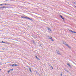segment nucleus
<instances>
[{
	"mask_svg": "<svg viewBox=\"0 0 76 76\" xmlns=\"http://www.w3.org/2000/svg\"><path fill=\"white\" fill-rule=\"evenodd\" d=\"M21 18H23V19L26 18V19H29V20H31V21H33V19L32 18H31L28 17H24V16H21Z\"/></svg>",
	"mask_w": 76,
	"mask_h": 76,
	"instance_id": "1",
	"label": "nucleus"
},
{
	"mask_svg": "<svg viewBox=\"0 0 76 76\" xmlns=\"http://www.w3.org/2000/svg\"><path fill=\"white\" fill-rule=\"evenodd\" d=\"M63 44H64V45H66V46L68 48H71L69 46V45H68V44L66 43V42H63Z\"/></svg>",
	"mask_w": 76,
	"mask_h": 76,
	"instance_id": "2",
	"label": "nucleus"
},
{
	"mask_svg": "<svg viewBox=\"0 0 76 76\" xmlns=\"http://www.w3.org/2000/svg\"><path fill=\"white\" fill-rule=\"evenodd\" d=\"M5 5H7V6H10V4H0V6H5Z\"/></svg>",
	"mask_w": 76,
	"mask_h": 76,
	"instance_id": "3",
	"label": "nucleus"
},
{
	"mask_svg": "<svg viewBox=\"0 0 76 76\" xmlns=\"http://www.w3.org/2000/svg\"><path fill=\"white\" fill-rule=\"evenodd\" d=\"M46 28L47 29H48V31H51V28H49V27H46Z\"/></svg>",
	"mask_w": 76,
	"mask_h": 76,
	"instance_id": "4",
	"label": "nucleus"
},
{
	"mask_svg": "<svg viewBox=\"0 0 76 76\" xmlns=\"http://www.w3.org/2000/svg\"><path fill=\"white\" fill-rule=\"evenodd\" d=\"M56 51L57 52L58 54L61 55V54H60V52H59V51L58 50H57Z\"/></svg>",
	"mask_w": 76,
	"mask_h": 76,
	"instance_id": "5",
	"label": "nucleus"
},
{
	"mask_svg": "<svg viewBox=\"0 0 76 76\" xmlns=\"http://www.w3.org/2000/svg\"><path fill=\"white\" fill-rule=\"evenodd\" d=\"M30 67L29 68V71H30L31 73H32V70H31V68L30 67Z\"/></svg>",
	"mask_w": 76,
	"mask_h": 76,
	"instance_id": "6",
	"label": "nucleus"
},
{
	"mask_svg": "<svg viewBox=\"0 0 76 76\" xmlns=\"http://www.w3.org/2000/svg\"><path fill=\"white\" fill-rule=\"evenodd\" d=\"M32 42H33V44H35V45L36 44V43L35 42V41H34V40H33Z\"/></svg>",
	"mask_w": 76,
	"mask_h": 76,
	"instance_id": "7",
	"label": "nucleus"
},
{
	"mask_svg": "<svg viewBox=\"0 0 76 76\" xmlns=\"http://www.w3.org/2000/svg\"><path fill=\"white\" fill-rule=\"evenodd\" d=\"M34 72H35L37 74V75H39V73H38L37 71L35 70Z\"/></svg>",
	"mask_w": 76,
	"mask_h": 76,
	"instance_id": "8",
	"label": "nucleus"
},
{
	"mask_svg": "<svg viewBox=\"0 0 76 76\" xmlns=\"http://www.w3.org/2000/svg\"><path fill=\"white\" fill-rule=\"evenodd\" d=\"M2 9H6L4 6L2 7Z\"/></svg>",
	"mask_w": 76,
	"mask_h": 76,
	"instance_id": "9",
	"label": "nucleus"
},
{
	"mask_svg": "<svg viewBox=\"0 0 76 76\" xmlns=\"http://www.w3.org/2000/svg\"><path fill=\"white\" fill-rule=\"evenodd\" d=\"M70 31L71 32H72V33H74V31H72V30H70Z\"/></svg>",
	"mask_w": 76,
	"mask_h": 76,
	"instance_id": "10",
	"label": "nucleus"
},
{
	"mask_svg": "<svg viewBox=\"0 0 76 76\" xmlns=\"http://www.w3.org/2000/svg\"><path fill=\"white\" fill-rule=\"evenodd\" d=\"M5 6V9H6V8H8V6Z\"/></svg>",
	"mask_w": 76,
	"mask_h": 76,
	"instance_id": "11",
	"label": "nucleus"
},
{
	"mask_svg": "<svg viewBox=\"0 0 76 76\" xmlns=\"http://www.w3.org/2000/svg\"><path fill=\"white\" fill-rule=\"evenodd\" d=\"M14 66H18V65L17 64H14Z\"/></svg>",
	"mask_w": 76,
	"mask_h": 76,
	"instance_id": "12",
	"label": "nucleus"
},
{
	"mask_svg": "<svg viewBox=\"0 0 76 76\" xmlns=\"http://www.w3.org/2000/svg\"><path fill=\"white\" fill-rule=\"evenodd\" d=\"M60 17H61V18H63V16H61V15H60Z\"/></svg>",
	"mask_w": 76,
	"mask_h": 76,
	"instance_id": "13",
	"label": "nucleus"
},
{
	"mask_svg": "<svg viewBox=\"0 0 76 76\" xmlns=\"http://www.w3.org/2000/svg\"><path fill=\"white\" fill-rule=\"evenodd\" d=\"M6 42H4L3 41H2L1 43H6Z\"/></svg>",
	"mask_w": 76,
	"mask_h": 76,
	"instance_id": "14",
	"label": "nucleus"
},
{
	"mask_svg": "<svg viewBox=\"0 0 76 76\" xmlns=\"http://www.w3.org/2000/svg\"><path fill=\"white\" fill-rule=\"evenodd\" d=\"M49 66H50L51 67V64H49Z\"/></svg>",
	"mask_w": 76,
	"mask_h": 76,
	"instance_id": "15",
	"label": "nucleus"
},
{
	"mask_svg": "<svg viewBox=\"0 0 76 76\" xmlns=\"http://www.w3.org/2000/svg\"><path fill=\"white\" fill-rule=\"evenodd\" d=\"M72 3H73L74 4H75V3H75V2L74 1L72 2Z\"/></svg>",
	"mask_w": 76,
	"mask_h": 76,
	"instance_id": "16",
	"label": "nucleus"
},
{
	"mask_svg": "<svg viewBox=\"0 0 76 76\" xmlns=\"http://www.w3.org/2000/svg\"><path fill=\"white\" fill-rule=\"evenodd\" d=\"M67 65L68 66H69L70 65V64H67Z\"/></svg>",
	"mask_w": 76,
	"mask_h": 76,
	"instance_id": "17",
	"label": "nucleus"
},
{
	"mask_svg": "<svg viewBox=\"0 0 76 76\" xmlns=\"http://www.w3.org/2000/svg\"><path fill=\"white\" fill-rule=\"evenodd\" d=\"M49 39H53V38H52V37H51V38H49Z\"/></svg>",
	"mask_w": 76,
	"mask_h": 76,
	"instance_id": "18",
	"label": "nucleus"
},
{
	"mask_svg": "<svg viewBox=\"0 0 76 76\" xmlns=\"http://www.w3.org/2000/svg\"><path fill=\"white\" fill-rule=\"evenodd\" d=\"M62 19H63V20H64V18L62 17Z\"/></svg>",
	"mask_w": 76,
	"mask_h": 76,
	"instance_id": "19",
	"label": "nucleus"
},
{
	"mask_svg": "<svg viewBox=\"0 0 76 76\" xmlns=\"http://www.w3.org/2000/svg\"><path fill=\"white\" fill-rule=\"evenodd\" d=\"M10 72V70H9L7 71V73H9Z\"/></svg>",
	"mask_w": 76,
	"mask_h": 76,
	"instance_id": "20",
	"label": "nucleus"
},
{
	"mask_svg": "<svg viewBox=\"0 0 76 76\" xmlns=\"http://www.w3.org/2000/svg\"><path fill=\"white\" fill-rule=\"evenodd\" d=\"M35 57H36V58H38V57H37V56H35Z\"/></svg>",
	"mask_w": 76,
	"mask_h": 76,
	"instance_id": "21",
	"label": "nucleus"
},
{
	"mask_svg": "<svg viewBox=\"0 0 76 76\" xmlns=\"http://www.w3.org/2000/svg\"><path fill=\"white\" fill-rule=\"evenodd\" d=\"M12 67H13V66H14V64H12Z\"/></svg>",
	"mask_w": 76,
	"mask_h": 76,
	"instance_id": "22",
	"label": "nucleus"
},
{
	"mask_svg": "<svg viewBox=\"0 0 76 76\" xmlns=\"http://www.w3.org/2000/svg\"><path fill=\"white\" fill-rule=\"evenodd\" d=\"M50 67H51V68H52V69H53V66H51Z\"/></svg>",
	"mask_w": 76,
	"mask_h": 76,
	"instance_id": "23",
	"label": "nucleus"
},
{
	"mask_svg": "<svg viewBox=\"0 0 76 76\" xmlns=\"http://www.w3.org/2000/svg\"><path fill=\"white\" fill-rule=\"evenodd\" d=\"M39 46L40 47H42V46H41V44H39Z\"/></svg>",
	"mask_w": 76,
	"mask_h": 76,
	"instance_id": "24",
	"label": "nucleus"
},
{
	"mask_svg": "<svg viewBox=\"0 0 76 76\" xmlns=\"http://www.w3.org/2000/svg\"><path fill=\"white\" fill-rule=\"evenodd\" d=\"M37 59H38L39 60H40V59H39V58H38Z\"/></svg>",
	"mask_w": 76,
	"mask_h": 76,
	"instance_id": "25",
	"label": "nucleus"
},
{
	"mask_svg": "<svg viewBox=\"0 0 76 76\" xmlns=\"http://www.w3.org/2000/svg\"><path fill=\"white\" fill-rule=\"evenodd\" d=\"M37 59H38L39 60H40V59H39V58H38Z\"/></svg>",
	"mask_w": 76,
	"mask_h": 76,
	"instance_id": "26",
	"label": "nucleus"
},
{
	"mask_svg": "<svg viewBox=\"0 0 76 76\" xmlns=\"http://www.w3.org/2000/svg\"><path fill=\"white\" fill-rule=\"evenodd\" d=\"M2 9V7H0V9Z\"/></svg>",
	"mask_w": 76,
	"mask_h": 76,
	"instance_id": "27",
	"label": "nucleus"
},
{
	"mask_svg": "<svg viewBox=\"0 0 76 76\" xmlns=\"http://www.w3.org/2000/svg\"><path fill=\"white\" fill-rule=\"evenodd\" d=\"M9 66H12V64H9Z\"/></svg>",
	"mask_w": 76,
	"mask_h": 76,
	"instance_id": "28",
	"label": "nucleus"
},
{
	"mask_svg": "<svg viewBox=\"0 0 76 76\" xmlns=\"http://www.w3.org/2000/svg\"><path fill=\"white\" fill-rule=\"evenodd\" d=\"M61 76H62V73H61Z\"/></svg>",
	"mask_w": 76,
	"mask_h": 76,
	"instance_id": "29",
	"label": "nucleus"
},
{
	"mask_svg": "<svg viewBox=\"0 0 76 76\" xmlns=\"http://www.w3.org/2000/svg\"><path fill=\"white\" fill-rule=\"evenodd\" d=\"M10 70H11L13 71V69H10Z\"/></svg>",
	"mask_w": 76,
	"mask_h": 76,
	"instance_id": "30",
	"label": "nucleus"
},
{
	"mask_svg": "<svg viewBox=\"0 0 76 76\" xmlns=\"http://www.w3.org/2000/svg\"><path fill=\"white\" fill-rule=\"evenodd\" d=\"M74 7L76 9V6H75Z\"/></svg>",
	"mask_w": 76,
	"mask_h": 76,
	"instance_id": "31",
	"label": "nucleus"
},
{
	"mask_svg": "<svg viewBox=\"0 0 76 76\" xmlns=\"http://www.w3.org/2000/svg\"><path fill=\"white\" fill-rule=\"evenodd\" d=\"M74 33H75H75H76V32L74 31Z\"/></svg>",
	"mask_w": 76,
	"mask_h": 76,
	"instance_id": "32",
	"label": "nucleus"
},
{
	"mask_svg": "<svg viewBox=\"0 0 76 76\" xmlns=\"http://www.w3.org/2000/svg\"><path fill=\"white\" fill-rule=\"evenodd\" d=\"M51 40H52L53 41H54V40L53 39H52Z\"/></svg>",
	"mask_w": 76,
	"mask_h": 76,
	"instance_id": "33",
	"label": "nucleus"
},
{
	"mask_svg": "<svg viewBox=\"0 0 76 76\" xmlns=\"http://www.w3.org/2000/svg\"><path fill=\"white\" fill-rule=\"evenodd\" d=\"M69 67H71V66H70V65L69 66Z\"/></svg>",
	"mask_w": 76,
	"mask_h": 76,
	"instance_id": "34",
	"label": "nucleus"
},
{
	"mask_svg": "<svg viewBox=\"0 0 76 76\" xmlns=\"http://www.w3.org/2000/svg\"><path fill=\"white\" fill-rule=\"evenodd\" d=\"M1 69H0V71H1Z\"/></svg>",
	"mask_w": 76,
	"mask_h": 76,
	"instance_id": "35",
	"label": "nucleus"
},
{
	"mask_svg": "<svg viewBox=\"0 0 76 76\" xmlns=\"http://www.w3.org/2000/svg\"><path fill=\"white\" fill-rule=\"evenodd\" d=\"M0 65H1V64H0Z\"/></svg>",
	"mask_w": 76,
	"mask_h": 76,
	"instance_id": "36",
	"label": "nucleus"
},
{
	"mask_svg": "<svg viewBox=\"0 0 76 76\" xmlns=\"http://www.w3.org/2000/svg\"><path fill=\"white\" fill-rule=\"evenodd\" d=\"M6 0V1H7V0Z\"/></svg>",
	"mask_w": 76,
	"mask_h": 76,
	"instance_id": "37",
	"label": "nucleus"
},
{
	"mask_svg": "<svg viewBox=\"0 0 76 76\" xmlns=\"http://www.w3.org/2000/svg\"><path fill=\"white\" fill-rule=\"evenodd\" d=\"M33 37H34V36H32Z\"/></svg>",
	"mask_w": 76,
	"mask_h": 76,
	"instance_id": "38",
	"label": "nucleus"
},
{
	"mask_svg": "<svg viewBox=\"0 0 76 76\" xmlns=\"http://www.w3.org/2000/svg\"><path fill=\"white\" fill-rule=\"evenodd\" d=\"M64 70H65V69H64Z\"/></svg>",
	"mask_w": 76,
	"mask_h": 76,
	"instance_id": "39",
	"label": "nucleus"
}]
</instances>
